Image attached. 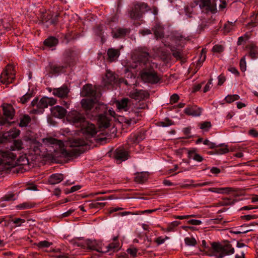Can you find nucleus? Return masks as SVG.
Returning a JSON list of instances; mask_svg holds the SVG:
<instances>
[{
	"instance_id": "nucleus-42",
	"label": "nucleus",
	"mask_w": 258,
	"mask_h": 258,
	"mask_svg": "<svg viewBox=\"0 0 258 258\" xmlns=\"http://www.w3.org/2000/svg\"><path fill=\"white\" fill-rule=\"evenodd\" d=\"M239 96L237 94L228 95L225 98V100L228 103H230L234 101L239 99Z\"/></svg>"
},
{
	"instance_id": "nucleus-61",
	"label": "nucleus",
	"mask_w": 258,
	"mask_h": 258,
	"mask_svg": "<svg viewBox=\"0 0 258 258\" xmlns=\"http://www.w3.org/2000/svg\"><path fill=\"white\" fill-rule=\"evenodd\" d=\"M219 2V9L221 10L225 9L226 7V3L225 0H214V2L217 3V2Z\"/></svg>"
},
{
	"instance_id": "nucleus-12",
	"label": "nucleus",
	"mask_w": 258,
	"mask_h": 258,
	"mask_svg": "<svg viewBox=\"0 0 258 258\" xmlns=\"http://www.w3.org/2000/svg\"><path fill=\"white\" fill-rule=\"evenodd\" d=\"M51 111L53 116L60 119L63 118L67 113L65 108L59 105L52 107Z\"/></svg>"
},
{
	"instance_id": "nucleus-43",
	"label": "nucleus",
	"mask_w": 258,
	"mask_h": 258,
	"mask_svg": "<svg viewBox=\"0 0 258 258\" xmlns=\"http://www.w3.org/2000/svg\"><path fill=\"white\" fill-rule=\"evenodd\" d=\"M142 141V138H138L136 134L131 135L127 140V143L137 144Z\"/></svg>"
},
{
	"instance_id": "nucleus-62",
	"label": "nucleus",
	"mask_w": 258,
	"mask_h": 258,
	"mask_svg": "<svg viewBox=\"0 0 258 258\" xmlns=\"http://www.w3.org/2000/svg\"><path fill=\"white\" fill-rule=\"evenodd\" d=\"M212 81H213V79L212 78L210 79L208 82V83H207V84L205 85L204 88V90H203V92L204 93H206L207 92H208L210 89V85L212 84Z\"/></svg>"
},
{
	"instance_id": "nucleus-64",
	"label": "nucleus",
	"mask_w": 258,
	"mask_h": 258,
	"mask_svg": "<svg viewBox=\"0 0 258 258\" xmlns=\"http://www.w3.org/2000/svg\"><path fill=\"white\" fill-rule=\"evenodd\" d=\"M225 80H226L225 77L223 74H221L218 77V85L221 86L224 83V82L225 81Z\"/></svg>"
},
{
	"instance_id": "nucleus-41",
	"label": "nucleus",
	"mask_w": 258,
	"mask_h": 258,
	"mask_svg": "<svg viewBox=\"0 0 258 258\" xmlns=\"http://www.w3.org/2000/svg\"><path fill=\"white\" fill-rule=\"evenodd\" d=\"M33 148L34 151L37 154H40V152H42V150L43 147V145L42 143L37 142L34 143L33 145Z\"/></svg>"
},
{
	"instance_id": "nucleus-29",
	"label": "nucleus",
	"mask_w": 258,
	"mask_h": 258,
	"mask_svg": "<svg viewBox=\"0 0 258 258\" xmlns=\"http://www.w3.org/2000/svg\"><path fill=\"white\" fill-rule=\"evenodd\" d=\"M128 32V29L119 28L117 29L115 31L112 32L113 37L115 38H122L124 37Z\"/></svg>"
},
{
	"instance_id": "nucleus-11",
	"label": "nucleus",
	"mask_w": 258,
	"mask_h": 258,
	"mask_svg": "<svg viewBox=\"0 0 258 258\" xmlns=\"http://www.w3.org/2000/svg\"><path fill=\"white\" fill-rule=\"evenodd\" d=\"M69 92L70 90L68 87L66 85H63L59 88H54L52 93L54 96L58 97L66 98L68 97Z\"/></svg>"
},
{
	"instance_id": "nucleus-24",
	"label": "nucleus",
	"mask_w": 258,
	"mask_h": 258,
	"mask_svg": "<svg viewBox=\"0 0 258 258\" xmlns=\"http://www.w3.org/2000/svg\"><path fill=\"white\" fill-rule=\"evenodd\" d=\"M83 133L92 137L97 133V129L94 124L87 123V125L83 128Z\"/></svg>"
},
{
	"instance_id": "nucleus-47",
	"label": "nucleus",
	"mask_w": 258,
	"mask_h": 258,
	"mask_svg": "<svg viewBox=\"0 0 258 258\" xmlns=\"http://www.w3.org/2000/svg\"><path fill=\"white\" fill-rule=\"evenodd\" d=\"M185 243L186 245L189 246H195L197 242L195 238L186 237L184 239Z\"/></svg>"
},
{
	"instance_id": "nucleus-26",
	"label": "nucleus",
	"mask_w": 258,
	"mask_h": 258,
	"mask_svg": "<svg viewBox=\"0 0 258 258\" xmlns=\"http://www.w3.org/2000/svg\"><path fill=\"white\" fill-rule=\"evenodd\" d=\"M153 31L155 36L157 39L164 37V28L160 24H156L153 28Z\"/></svg>"
},
{
	"instance_id": "nucleus-13",
	"label": "nucleus",
	"mask_w": 258,
	"mask_h": 258,
	"mask_svg": "<svg viewBox=\"0 0 258 258\" xmlns=\"http://www.w3.org/2000/svg\"><path fill=\"white\" fill-rule=\"evenodd\" d=\"M110 119L106 116V110L98 115V121L100 127L107 128L110 126Z\"/></svg>"
},
{
	"instance_id": "nucleus-30",
	"label": "nucleus",
	"mask_w": 258,
	"mask_h": 258,
	"mask_svg": "<svg viewBox=\"0 0 258 258\" xmlns=\"http://www.w3.org/2000/svg\"><path fill=\"white\" fill-rule=\"evenodd\" d=\"M58 43V40L56 38L50 36L44 40V45L46 46L51 47L56 45Z\"/></svg>"
},
{
	"instance_id": "nucleus-21",
	"label": "nucleus",
	"mask_w": 258,
	"mask_h": 258,
	"mask_svg": "<svg viewBox=\"0 0 258 258\" xmlns=\"http://www.w3.org/2000/svg\"><path fill=\"white\" fill-rule=\"evenodd\" d=\"M247 48H249V55L252 59H256L258 57V47L253 42H251Z\"/></svg>"
},
{
	"instance_id": "nucleus-1",
	"label": "nucleus",
	"mask_w": 258,
	"mask_h": 258,
	"mask_svg": "<svg viewBox=\"0 0 258 258\" xmlns=\"http://www.w3.org/2000/svg\"><path fill=\"white\" fill-rule=\"evenodd\" d=\"M86 141L81 139L74 140L71 142L70 147L71 149L63 151V154L66 157L78 156L85 151V147L87 145Z\"/></svg>"
},
{
	"instance_id": "nucleus-18",
	"label": "nucleus",
	"mask_w": 258,
	"mask_h": 258,
	"mask_svg": "<svg viewBox=\"0 0 258 258\" xmlns=\"http://www.w3.org/2000/svg\"><path fill=\"white\" fill-rule=\"evenodd\" d=\"M48 68L49 73L52 75L58 74L61 73L64 69V67L63 66L52 63H49Z\"/></svg>"
},
{
	"instance_id": "nucleus-56",
	"label": "nucleus",
	"mask_w": 258,
	"mask_h": 258,
	"mask_svg": "<svg viewBox=\"0 0 258 258\" xmlns=\"http://www.w3.org/2000/svg\"><path fill=\"white\" fill-rule=\"evenodd\" d=\"M12 221L17 224V226H21L22 224L25 222V220L19 218H15L14 219H12Z\"/></svg>"
},
{
	"instance_id": "nucleus-54",
	"label": "nucleus",
	"mask_w": 258,
	"mask_h": 258,
	"mask_svg": "<svg viewBox=\"0 0 258 258\" xmlns=\"http://www.w3.org/2000/svg\"><path fill=\"white\" fill-rule=\"evenodd\" d=\"M224 50V47L221 45H215L213 47L212 51L214 52L220 53Z\"/></svg>"
},
{
	"instance_id": "nucleus-49",
	"label": "nucleus",
	"mask_w": 258,
	"mask_h": 258,
	"mask_svg": "<svg viewBox=\"0 0 258 258\" xmlns=\"http://www.w3.org/2000/svg\"><path fill=\"white\" fill-rule=\"evenodd\" d=\"M159 124L160 126L163 127H167L173 124L174 123L171 120L169 119V118H167L165 120V121L159 122Z\"/></svg>"
},
{
	"instance_id": "nucleus-8",
	"label": "nucleus",
	"mask_w": 258,
	"mask_h": 258,
	"mask_svg": "<svg viewBox=\"0 0 258 258\" xmlns=\"http://www.w3.org/2000/svg\"><path fill=\"white\" fill-rule=\"evenodd\" d=\"M113 157L118 163H120L128 159L129 153L123 148L120 147L114 151Z\"/></svg>"
},
{
	"instance_id": "nucleus-39",
	"label": "nucleus",
	"mask_w": 258,
	"mask_h": 258,
	"mask_svg": "<svg viewBox=\"0 0 258 258\" xmlns=\"http://www.w3.org/2000/svg\"><path fill=\"white\" fill-rule=\"evenodd\" d=\"M23 143L20 140L14 141L13 146L11 147L12 150H20L23 148Z\"/></svg>"
},
{
	"instance_id": "nucleus-22",
	"label": "nucleus",
	"mask_w": 258,
	"mask_h": 258,
	"mask_svg": "<svg viewBox=\"0 0 258 258\" xmlns=\"http://www.w3.org/2000/svg\"><path fill=\"white\" fill-rule=\"evenodd\" d=\"M95 102L92 99H83L81 101L82 107L86 111H90L94 106Z\"/></svg>"
},
{
	"instance_id": "nucleus-31",
	"label": "nucleus",
	"mask_w": 258,
	"mask_h": 258,
	"mask_svg": "<svg viewBox=\"0 0 258 258\" xmlns=\"http://www.w3.org/2000/svg\"><path fill=\"white\" fill-rule=\"evenodd\" d=\"M106 250L103 252H107L110 251L114 252L117 251L119 249V243L118 242H112L108 244L106 247Z\"/></svg>"
},
{
	"instance_id": "nucleus-4",
	"label": "nucleus",
	"mask_w": 258,
	"mask_h": 258,
	"mask_svg": "<svg viewBox=\"0 0 258 258\" xmlns=\"http://www.w3.org/2000/svg\"><path fill=\"white\" fill-rule=\"evenodd\" d=\"M141 77L144 82L152 84L158 83L161 79L153 69L143 70L141 74Z\"/></svg>"
},
{
	"instance_id": "nucleus-63",
	"label": "nucleus",
	"mask_w": 258,
	"mask_h": 258,
	"mask_svg": "<svg viewBox=\"0 0 258 258\" xmlns=\"http://www.w3.org/2000/svg\"><path fill=\"white\" fill-rule=\"evenodd\" d=\"M46 99L47 100L48 106H52L54 105L56 102V99L53 98H48L46 97Z\"/></svg>"
},
{
	"instance_id": "nucleus-3",
	"label": "nucleus",
	"mask_w": 258,
	"mask_h": 258,
	"mask_svg": "<svg viewBox=\"0 0 258 258\" xmlns=\"http://www.w3.org/2000/svg\"><path fill=\"white\" fill-rule=\"evenodd\" d=\"M15 79V72L14 67L8 64L0 76V82L6 85L12 83Z\"/></svg>"
},
{
	"instance_id": "nucleus-9",
	"label": "nucleus",
	"mask_w": 258,
	"mask_h": 258,
	"mask_svg": "<svg viewBox=\"0 0 258 258\" xmlns=\"http://www.w3.org/2000/svg\"><path fill=\"white\" fill-rule=\"evenodd\" d=\"M1 156L3 158V162L10 165H14L13 162L16 156L10 151H2L0 152Z\"/></svg>"
},
{
	"instance_id": "nucleus-52",
	"label": "nucleus",
	"mask_w": 258,
	"mask_h": 258,
	"mask_svg": "<svg viewBox=\"0 0 258 258\" xmlns=\"http://www.w3.org/2000/svg\"><path fill=\"white\" fill-rule=\"evenodd\" d=\"M197 150L196 148H192L190 150H188V158L194 160V156L197 154Z\"/></svg>"
},
{
	"instance_id": "nucleus-2",
	"label": "nucleus",
	"mask_w": 258,
	"mask_h": 258,
	"mask_svg": "<svg viewBox=\"0 0 258 258\" xmlns=\"http://www.w3.org/2000/svg\"><path fill=\"white\" fill-rule=\"evenodd\" d=\"M150 10L149 6L144 3H138L129 11V15L132 19L138 20L142 17L144 14Z\"/></svg>"
},
{
	"instance_id": "nucleus-48",
	"label": "nucleus",
	"mask_w": 258,
	"mask_h": 258,
	"mask_svg": "<svg viewBox=\"0 0 258 258\" xmlns=\"http://www.w3.org/2000/svg\"><path fill=\"white\" fill-rule=\"evenodd\" d=\"M20 131L19 130L15 128L8 133V136L14 139L19 136Z\"/></svg>"
},
{
	"instance_id": "nucleus-44",
	"label": "nucleus",
	"mask_w": 258,
	"mask_h": 258,
	"mask_svg": "<svg viewBox=\"0 0 258 258\" xmlns=\"http://www.w3.org/2000/svg\"><path fill=\"white\" fill-rule=\"evenodd\" d=\"M52 244V243L51 242H49V241L46 240L42 241L38 243H35V245H36L37 246L40 248L48 247Z\"/></svg>"
},
{
	"instance_id": "nucleus-37",
	"label": "nucleus",
	"mask_w": 258,
	"mask_h": 258,
	"mask_svg": "<svg viewBox=\"0 0 258 258\" xmlns=\"http://www.w3.org/2000/svg\"><path fill=\"white\" fill-rule=\"evenodd\" d=\"M212 248L215 252L222 253L223 245L219 243L214 242L211 244Z\"/></svg>"
},
{
	"instance_id": "nucleus-60",
	"label": "nucleus",
	"mask_w": 258,
	"mask_h": 258,
	"mask_svg": "<svg viewBox=\"0 0 258 258\" xmlns=\"http://www.w3.org/2000/svg\"><path fill=\"white\" fill-rule=\"evenodd\" d=\"M204 145H207L209 146V149H214L215 147H217L216 144L214 143L211 142L208 139H206L204 142Z\"/></svg>"
},
{
	"instance_id": "nucleus-46",
	"label": "nucleus",
	"mask_w": 258,
	"mask_h": 258,
	"mask_svg": "<svg viewBox=\"0 0 258 258\" xmlns=\"http://www.w3.org/2000/svg\"><path fill=\"white\" fill-rule=\"evenodd\" d=\"M38 102H38V98H36L31 103V105L32 107H34L35 106H36V109H34L33 110H32V112L33 113H38L41 112V110H39L38 109Z\"/></svg>"
},
{
	"instance_id": "nucleus-17",
	"label": "nucleus",
	"mask_w": 258,
	"mask_h": 258,
	"mask_svg": "<svg viewBox=\"0 0 258 258\" xmlns=\"http://www.w3.org/2000/svg\"><path fill=\"white\" fill-rule=\"evenodd\" d=\"M4 115L9 119H12L14 116L15 110L12 105L5 104L2 106Z\"/></svg>"
},
{
	"instance_id": "nucleus-28",
	"label": "nucleus",
	"mask_w": 258,
	"mask_h": 258,
	"mask_svg": "<svg viewBox=\"0 0 258 258\" xmlns=\"http://www.w3.org/2000/svg\"><path fill=\"white\" fill-rule=\"evenodd\" d=\"M148 176V173L146 172L137 173L135 178V181L138 183H143L147 180Z\"/></svg>"
},
{
	"instance_id": "nucleus-33",
	"label": "nucleus",
	"mask_w": 258,
	"mask_h": 258,
	"mask_svg": "<svg viewBox=\"0 0 258 258\" xmlns=\"http://www.w3.org/2000/svg\"><path fill=\"white\" fill-rule=\"evenodd\" d=\"M31 121V118L28 115H25L20 118L19 125L21 127H25L28 125Z\"/></svg>"
},
{
	"instance_id": "nucleus-15",
	"label": "nucleus",
	"mask_w": 258,
	"mask_h": 258,
	"mask_svg": "<svg viewBox=\"0 0 258 258\" xmlns=\"http://www.w3.org/2000/svg\"><path fill=\"white\" fill-rule=\"evenodd\" d=\"M184 112L188 115L199 116L201 114L202 109L197 106H188L185 108Z\"/></svg>"
},
{
	"instance_id": "nucleus-7",
	"label": "nucleus",
	"mask_w": 258,
	"mask_h": 258,
	"mask_svg": "<svg viewBox=\"0 0 258 258\" xmlns=\"http://www.w3.org/2000/svg\"><path fill=\"white\" fill-rule=\"evenodd\" d=\"M118 76L114 72L107 70L105 76L102 78V82L105 86L112 85L115 84L117 82Z\"/></svg>"
},
{
	"instance_id": "nucleus-58",
	"label": "nucleus",
	"mask_w": 258,
	"mask_h": 258,
	"mask_svg": "<svg viewBox=\"0 0 258 258\" xmlns=\"http://www.w3.org/2000/svg\"><path fill=\"white\" fill-rule=\"evenodd\" d=\"M169 239V237L168 236H166L164 238H163L162 237H158L155 240V242L157 243L158 245H160L165 241V240Z\"/></svg>"
},
{
	"instance_id": "nucleus-14",
	"label": "nucleus",
	"mask_w": 258,
	"mask_h": 258,
	"mask_svg": "<svg viewBox=\"0 0 258 258\" xmlns=\"http://www.w3.org/2000/svg\"><path fill=\"white\" fill-rule=\"evenodd\" d=\"M101 245V242L95 240H88L87 241V247L88 249L95 250L99 252H103V250H102Z\"/></svg>"
},
{
	"instance_id": "nucleus-20",
	"label": "nucleus",
	"mask_w": 258,
	"mask_h": 258,
	"mask_svg": "<svg viewBox=\"0 0 258 258\" xmlns=\"http://www.w3.org/2000/svg\"><path fill=\"white\" fill-rule=\"evenodd\" d=\"M234 252V249L230 243L223 245L222 253H220L218 258H222L226 255L232 254Z\"/></svg>"
},
{
	"instance_id": "nucleus-27",
	"label": "nucleus",
	"mask_w": 258,
	"mask_h": 258,
	"mask_svg": "<svg viewBox=\"0 0 258 258\" xmlns=\"http://www.w3.org/2000/svg\"><path fill=\"white\" fill-rule=\"evenodd\" d=\"M52 17V15L50 12L43 11L40 13L38 19L40 23H44L48 22Z\"/></svg>"
},
{
	"instance_id": "nucleus-32",
	"label": "nucleus",
	"mask_w": 258,
	"mask_h": 258,
	"mask_svg": "<svg viewBox=\"0 0 258 258\" xmlns=\"http://www.w3.org/2000/svg\"><path fill=\"white\" fill-rule=\"evenodd\" d=\"M35 204L27 202L18 205L16 207L17 209L23 210L33 208L35 207Z\"/></svg>"
},
{
	"instance_id": "nucleus-38",
	"label": "nucleus",
	"mask_w": 258,
	"mask_h": 258,
	"mask_svg": "<svg viewBox=\"0 0 258 258\" xmlns=\"http://www.w3.org/2000/svg\"><path fill=\"white\" fill-rule=\"evenodd\" d=\"M48 107L47 100L46 99V97H42L38 103V109L39 110H41V112H42V110Z\"/></svg>"
},
{
	"instance_id": "nucleus-23",
	"label": "nucleus",
	"mask_w": 258,
	"mask_h": 258,
	"mask_svg": "<svg viewBox=\"0 0 258 258\" xmlns=\"http://www.w3.org/2000/svg\"><path fill=\"white\" fill-rule=\"evenodd\" d=\"M108 59L110 62H112L117 59L120 54V52L118 49L114 48H109L107 50Z\"/></svg>"
},
{
	"instance_id": "nucleus-34",
	"label": "nucleus",
	"mask_w": 258,
	"mask_h": 258,
	"mask_svg": "<svg viewBox=\"0 0 258 258\" xmlns=\"http://www.w3.org/2000/svg\"><path fill=\"white\" fill-rule=\"evenodd\" d=\"M198 126L204 132H208L212 126L210 121H204L199 123Z\"/></svg>"
},
{
	"instance_id": "nucleus-10",
	"label": "nucleus",
	"mask_w": 258,
	"mask_h": 258,
	"mask_svg": "<svg viewBox=\"0 0 258 258\" xmlns=\"http://www.w3.org/2000/svg\"><path fill=\"white\" fill-rule=\"evenodd\" d=\"M200 7L201 8H206V10L210 11L213 14L217 12L216 3L214 0H201Z\"/></svg>"
},
{
	"instance_id": "nucleus-40",
	"label": "nucleus",
	"mask_w": 258,
	"mask_h": 258,
	"mask_svg": "<svg viewBox=\"0 0 258 258\" xmlns=\"http://www.w3.org/2000/svg\"><path fill=\"white\" fill-rule=\"evenodd\" d=\"M179 224H180V222L177 221H175L169 223L166 229V231L171 232L174 231L175 228L177 227Z\"/></svg>"
},
{
	"instance_id": "nucleus-50",
	"label": "nucleus",
	"mask_w": 258,
	"mask_h": 258,
	"mask_svg": "<svg viewBox=\"0 0 258 258\" xmlns=\"http://www.w3.org/2000/svg\"><path fill=\"white\" fill-rule=\"evenodd\" d=\"M239 66L242 72H244L246 68V63L245 56L242 57L240 60Z\"/></svg>"
},
{
	"instance_id": "nucleus-45",
	"label": "nucleus",
	"mask_w": 258,
	"mask_h": 258,
	"mask_svg": "<svg viewBox=\"0 0 258 258\" xmlns=\"http://www.w3.org/2000/svg\"><path fill=\"white\" fill-rule=\"evenodd\" d=\"M32 96L33 94L32 93H27L20 98V102L22 104H25L27 102Z\"/></svg>"
},
{
	"instance_id": "nucleus-25",
	"label": "nucleus",
	"mask_w": 258,
	"mask_h": 258,
	"mask_svg": "<svg viewBox=\"0 0 258 258\" xmlns=\"http://www.w3.org/2000/svg\"><path fill=\"white\" fill-rule=\"evenodd\" d=\"M63 179V175L60 173L53 174L50 176L48 182L51 184H55L60 182Z\"/></svg>"
},
{
	"instance_id": "nucleus-59",
	"label": "nucleus",
	"mask_w": 258,
	"mask_h": 258,
	"mask_svg": "<svg viewBox=\"0 0 258 258\" xmlns=\"http://www.w3.org/2000/svg\"><path fill=\"white\" fill-rule=\"evenodd\" d=\"M179 99V97L178 94H174L171 95L170 97V103L173 104L178 102Z\"/></svg>"
},
{
	"instance_id": "nucleus-36",
	"label": "nucleus",
	"mask_w": 258,
	"mask_h": 258,
	"mask_svg": "<svg viewBox=\"0 0 258 258\" xmlns=\"http://www.w3.org/2000/svg\"><path fill=\"white\" fill-rule=\"evenodd\" d=\"M128 102V99L127 98H123L121 99L120 101H118L117 103V108L119 109H123L126 111V108L127 106Z\"/></svg>"
},
{
	"instance_id": "nucleus-51",
	"label": "nucleus",
	"mask_w": 258,
	"mask_h": 258,
	"mask_svg": "<svg viewBox=\"0 0 258 258\" xmlns=\"http://www.w3.org/2000/svg\"><path fill=\"white\" fill-rule=\"evenodd\" d=\"M258 218V216L256 215H247L244 216H242L240 217V218L242 220H245L246 221H249L252 219H255Z\"/></svg>"
},
{
	"instance_id": "nucleus-6",
	"label": "nucleus",
	"mask_w": 258,
	"mask_h": 258,
	"mask_svg": "<svg viewBox=\"0 0 258 258\" xmlns=\"http://www.w3.org/2000/svg\"><path fill=\"white\" fill-rule=\"evenodd\" d=\"M67 119L74 124L85 123L84 116L76 110L70 111L67 116Z\"/></svg>"
},
{
	"instance_id": "nucleus-57",
	"label": "nucleus",
	"mask_w": 258,
	"mask_h": 258,
	"mask_svg": "<svg viewBox=\"0 0 258 258\" xmlns=\"http://www.w3.org/2000/svg\"><path fill=\"white\" fill-rule=\"evenodd\" d=\"M126 251L133 257H136L137 256L138 249L136 248H130L127 249Z\"/></svg>"
},
{
	"instance_id": "nucleus-53",
	"label": "nucleus",
	"mask_w": 258,
	"mask_h": 258,
	"mask_svg": "<svg viewBox=\"0 0 258 258\" xmlns=\"http://www.w3.org/2000/svg\"><path fill=\"white\" fill-rule=\"evenodd\" d=\"M14 196L15 195L13 194L6 195L4 196H3L1 200L2 201H9L11 200H15V199H13Z\"/></svg>"
},
{
	"instance_id": "nucleus-5",
	"label": "nucleus",
	"mask_w": 258,
	"mask_h": 258,
	"mask_svg": "<svg viewBox=\"0 0 258 258\" xmlns=\"http://www.w3.org/2000/svg\"><path fill=\"white\" fill-rule=\"evenodd\" d=\"M42 144L45 147H55L56 149H61L64 146L63 142L61 140H58L53 137H47L42 139Z\"/></svg>"
},
{
	"instance_id": "nucleus-55",
	"label": "nucleus",
	"mask_w": 258,
	"mask_h": 258,
	"mask_svg": "<svg viewBox=\"0 0 258 258\" xmlns=\"http://www.w3.org/2000/svg\"><path fill=\"white\" fill-rule=\"evenodd\" d=\"M105 205V203H104L94 202L89 204V207L90 208H97L99 207V206L103 207Z\"/></svg>"
},
{
	"instance_id": "nucleus-35",
	"label": "nucleus",
	"mask_w": 258,
	"mask_h": 258,
	"mask_svg": "<svg viewBox=\"0 0 258 258\" xmlns=\"http://www.w3.org/2000/svg\"><path fill=\"white\" fill-rule=\"evenodd\" d=\"M215 150V153L218 154H223L229 152V149L227 145H221L220 147L217 146Z\"/></svg>"
},
{
	"instance_id": "nucleus-19",
	"label": "nucleus",
	"mask_w": 258,
	"mask_h": 258,
	"mask_svg": "<svg viewBox=\"0 0 258 258\" xmlns=\"http://www.w3.org/2000/svg\"><path fill=\"white\" fill-rule=\"evenodd\" d=\"M96 91L92 88L90 84H87L83 86L81 92L83 96H93L95 95Z\"/></svg>"
},
{
	"instance_id": "nucleus-16",
	"label": "nucleus",
	"mask_w": 258,
	"mask_h": 258,
	"mask_svg": "<svg viewBox=\"0 0 258 258\" xmlns=\"http://www.w3.org/2000/svg\"><path fill=\"white\" fill-rule=\"evenodd\" d=\"M131 97L135 100H143L148 97V93L142 90H136L134 92H131L130 94Z\"/></svg>"
}]
</instances>
